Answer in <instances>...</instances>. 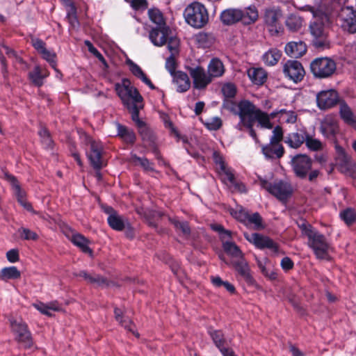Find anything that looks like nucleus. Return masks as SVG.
Returning a JSON list of instances; mask_svg holds the SVG:
<instances>
[{
  "label": "nucleus",
  "instance_id": "obj_1",
  "mask_svg": "<svg viewBox=\"0 0 356 356\" xmlns=\"http://www.w3.org/2000/svg\"><path fill=\"white\" fill-rule=\"evenodd\" d=\"M151 42L157 47H162L166 43L170 52L178 53L179 40L174 36L169 26L153 28L149 34Z\"/></svg>",
  "mask_w": 356,
  "mask_h": 356
},
{
  "label": "nucleus",
  "instance_id": "obj_2",
  "mask_svg": "<svg viewBox=\"0 0 356 356\" xmlns=\"http://www.w3.org/2000/svg\"><path fill=\"white\" fill-rule=\"evenodd\" d=\"M186 22L196 29L204 26L209 21V15L205 6L199 2H193L184 10Z\"/></svg>",
  "mask_w": 356,
  "mask_h": 356
},
{
  "label": "nucleus",
  "instance_id": "obj_3",
  "mask_svg": "<svg viewBox=\"0 0 356 356\" xmlns=\"http://www.w3.org/2000/svg\"><path fill=\"white\" fill-rule=\"evenodd\" d=\"M8 320L15 339L26 349L32 348L33 341L27 324L21 318L10 316Z\"/></svg>",
  "mask_w": 356,
  "mask_h": 356
},
{
  "label": "nucleus",
  "instance_id": "obj_4",
  "mask_svg": "<svg viewBox=\"0 0 356 356\" xmlns=\"http://www.w3.org/2000/svg\"><path fill=\"white\" fill-rule=\"evenodd\" d=\"M327 16L323 15L319 18H315L309 26L310 33L312 36V44L317 49H324L329 46L327 32L323 21L327 20Z\"/></svg>",
  "mask_w": 356,
  "mask_h": 356
},
{
  "label": "nucleus",
  "instance_id": "obj_5",
  "mask_svg": "<svg viewBox=\"0 0 356 356\" xmlns=\"http://www.w3.org/2000/svg\"><path fill=\"white\" fill-rule=\"evenodd\" d=\"M307 234L308 246L313 250L316 257L320 259H327L330 245L325 236L317 230H309Z\"/></svg>",
  "mask_w": 356,
  "mask_h": 356
},
{
  "label": "nucleus",
  "instance_id": "obj_6",
  "mask_svg": "<svg viewBox=\"0 0 356 356\" xmlns=\"http://www.w3.org/2000/svg\"><path fill=\"white\" fill-rule=\"evenodd\" d=\"M115 89L123 104L127 107H129L133 104L138 105V103H141L143 101V97L138 90L131 86L128 79L123 80L122 86L117 84Z\"/></svg>",
  "mask_w": 356,
  "mask_h": 356
},
{
  "label": "nucleus",
  "instance_id": "obj_7",
  "mask_svg": "<svg viewBox=\"0 0 356 356\" xmlns=\"http://www.w3.org/2000/svg\"><path fill=\"white\" fill-rule=\"evenodd\" d=\"M310 69L314 76L327 78L336 71V63L327 57L318 58L311 63Z\"/></svg>",
  "mask_w": 356,
  "mask_h": 356
},
{
  "label": "nucleus",
  "instance_id": "obj_8",
  "mask_svg": "<svg viewBox=\"0 0 356 356\" xmlns=\"http://www.w3.org/2000/svg\"><path fill=\"white\" fill-rule=\"evenodd\" d=\"M260 185L263 188L281 201L286 200L293 193L291 184L283 181H275L272 184L266 180L261 179Z\"/></svg>",
  "mask_w": 356,
  "mask_h": 356
},
{
  "label": "nucleus",
  "instance_id": "obj_9",
  "mask_svg": "<svg viewBox=\"0 0 356 356\" xmlns=\"http://www.w3.org/2000/svg\"><path fill=\"white\" fill-rule=\"evenodd\" d=\"M290 163L296 176L305 179L312 170L313 161L306 154H298L291 158Z\"/></svg>",
  "mask_w": 356,
  "mask_h": 356
},
{
  "label": "nucleus",
  "instance_id": "obj_10",
  "mask_svg": "<svg viewBox=\"0 0 356 356\" xmlns=\"http://www.w3.org/2000/svg\"><path fill=\"white\" fill-rule=\"evenodd\" d=\"M86 144L89 146L87 156L91 165L95 170H101L105 165L102 159V145L88 136L86 137Z\"/></svg>",
  "mask_w": 356,
  "mask_h": 356
},
{
  "label": "nucleus",
  "instance_id": "obj_11",
  "mask_svg": "<svg viewBox=\"0 0 356 356\" xmlns=\"http://www.w3.org/2000/svg\"><path fill=\"white\" fill-rule=\"evenodd\" d=\"M337 165L339 170L346 175L356 178V163L353 161L344 149L341 147L338 149Z\"/></svg>",
  "mask_w": 356,
  "mask_h": 356
},
{
  "label": "nucleus",
  "instance_id": "obj_12",
  "mask_svg": "<svg viewBox=\"0 0 356 356\" xmlns=\"http://www.w3.org/2000/svg\"><path fill=\"white\" fill-rule=\"evenodd\" d=\"M339 102V95L334 90H322L316 95L317 106L321 110L330 108Z\"/></svg>",
  "mask_w": 356,
  "mask_h": 356
},
{
  "label": "nucleus",
  "instance_id": "obj_13",
  "mask_svg": "<svg viewBox=\"0 0 356 356\" xmlns=\"http://www.w3.org/2000/svg\"><path fill=\"white\" fill-rule=\"evenodd\" d=\"M244 237L259 249L268 248L273 252H277L278 250L277 245L268 236L257 233L248 234L245 232Z\"/></svg>",
  "mask_w": 356,
  "mask_h": 356
},
{
  "label": "nucleus",
  "instance_id": "obj_14",
  "mask_svg": "<svg viewBox=\"0 0 356 356\" xmlns=\"http://www.w3.org/2000/svg\"><path fill=\"white\" fill-rule=\"evenodd\" d=\"M282 13L277 9H267L264 15V21L272 35H277L282 31L280 19Z\"/></svg>",
  "mask_w": 356,
  "mask_h": 356
},
{
  "label": "nucleus",
  "instance_id": "obj_15",
  "mask_svg": "<svg viewBox=\"0 0 356 356\" xmlns=\"http://www.w3.org/2000/svg\"><path fill=\"white\" fill-rule=\"evenodd\" d=\"M320 131L326 138H334L339 131L337 118L331 115H326L321 122Z\"/></svg>",
  "mask_w": 356,
  "mask_h": 356
},
{
  "label": "nucleus",
  "instance_id": "obj_16",
  "mask_svg": "<svg viewBox=\"0 0 356 356\" xmlns=\"http://www.w3.org/2000/svg\"><path fill=\"white\" fill-rule=\"evenodd\" d=\"M189 73L193 78L194 87L197 89H204L212 81L209 74L206 73L202 67H190Z\"/></svg>",
  "mask_w": 356,
  "mask_h": 356
},
{
  "label": "nucleus",
  "instance_id": "obj_17",
  "mask_svg": "<svg viewBox=\"0 0 356 356\" xmlns=\"http://www.w3.org/2000/svg\"><path fill=\"white\" fill-rule=\"evenodd\" d=\"M283 71L286 76L296 83L300 81L305 76L303 67L297 60H288L284 65Z\"/></svg>",
  "mask_w": 356,
  "mask_h": 356
},
{
  "label": "nucleus",
  "instance_id": "obj_18",
  "mask_svg": "<svg viewBox=\"0 0 356 356\" xmlns=\"http://www.w3.org/2000/svg\"><path fill=\"white\" fill-rule=\"evenodd\" d=\"M342 28L350 33H356V10L353 7L344 8L341 13Z\"/></svg>",
  "mask_w": 356,
  "mask_h": 356
},
{
  "label": "nucleus",
  "instance_id": "obj_19",
  "mask_svg": "<svg viewBox=\"0 0 356 356\" xmlns=\"http://www.w3.org/2000/svg\"><path fill=\"white\" fill-rule=\"evenodd\" d=\"M238 110L237 115L239 116L241 124H245L248 120L253 119L257 108L250 101L243 100L238 104Z\"/></svg>",
  "mask_w": 356,
  "mask_h": 356
},
{
  "label": "nucleus",
  "instance_id": "obj_20",
  "mask_svg": "<svg viewBox=\"0 0 356 356\" xmlns=\"http://www.w3.org/2000/svg\"><path fill=\"white\" fill-rule=\"evenodd\" d=\"M307 132L305 130H299L296 132L288 134L284 141L291 148L298 149L305 143Z\"/></svg>",
  "mask_w": 356,
  "mask_h": 356
},
{
  "label": "nucleus",
  "instance_id": "obj_21",
  "mask_svg": "<svg viewBox=\"0 0 356 356\" xmlns=\"http://www.w3.org/2000/svg\"><path fill=\"white\" fill-rule=\"evenodd\" d=\"M262 152L268 159H280L284 154V148L279 143L270 142L262 147Z\"/></svg>",
  "mask_w": 356,
  "mask_h": 356
},
{
  "label": "nucleus",
  "instance_id": "obj_22",
  "mask_svg": "<svg viewBox=\"0 0 356 356\" xmlns=\"http://www.w3.org/2000/svg\"><path fill=\"white\" fill-rule=\"evenodd\" d=\"M307 51V46L302 41H292L286 44L285 47L286 54L292 58H300Z\"/></svg>",
  "mask_w": 356,
  "mask_h": 356
},
{
  "label": "nucleus",
  "instance_id": "obj_23",
  "mask_svg": "<svg viewBox=\"0 0 356 356\" xmlns=\"http://www.w3.org/2000/svg\"><path fill=\"white\" fill-rule=\"evenodd\" d=\"M339 114L346 124L356 129V117L351 108L344 102H339Z\"/></svg>",
  "mask_w": 356,
  "mask_h": 356
},
{
  "label": "nucleus",
  "instance_id": "obj_24",
  "mask_svg": "<svg viewBox=\"0 0 356 356\" xmlns=\"http://www.w3.org/2000/svg\"><path fill=\"white\" fill-rule=\"evenodd\" d=\"M172 76H173V82L177 85V92H184L190 88L191 81L187 74L178 71Z\"/></svg>",
  "mask_w": 356,
  "mask_h": 356
},
{
  "label": "nucleus",
  "instance_id": "obj_25",
  "mask_svg": "<svg viewBox=\"0 0 356 356\" xmlns=\"http://www.w3.org/2000/svg\"><path fill=\"white\" fill-rule=\"evenodd\" d=\"M222 22L225 24H232L243 18L242 10L237 9H227L224 10L220 15Z\"/></svg>",
  "mask_w": 356,
  "mask_h": 356
},
{
  "label": "nucleus",
  "instance_id": "obj_26",
  "mask_svg": "<svg viewBox=\"0 0 356 356\" xmlns=\"http://www.w3.org/2000/svg\"><path fill=\"white\" fill-rule=\"evenodd\" d=\"M224 72L225 68L222 61L217 58H212L208 65V73L211 79L220 77Z\"/></svg>",
  "mask_w": 356,
  "mask_h": 356
},
{
  "label": "nucleus",
  "instance_id": "obj_27",
  "mask_svg": "<svg viewBox=\"0 0 356 356\" xmlns=\"http://www.w3.org/2000/svg\"><path fill=\"white\" fill-rule=\"evenodd\" d=\"M48 75L49 73L38 65L35 66L33 70L29 74V79L32 83L38 87L43 84V79L48 76Z\"/></svg>",
  "mask_w": 356,
  "mask_h": 356
},
{
  "label": "nucleus",
  "instance_id": "obj_28",
  "mask_svg": "<svg viewBox=\"0 0 356 356\" xmlns=\"http://www.w3.org/2000/svg\"><path fill=\"white\" fill-rule=\"evenodd\" d=\"M114 314L115 320L118 321L122 326H123L128 331L131 332L137 337H139V334L136 332L134 329V325L132 321L128 317H124L123 316V312L121 311V309L115 308Z\"/></svg>",
  "mask_w": 356,
  "mask_h": 356
},
{
  "label": "nucleus",
  "instance_id": "obj_29",
  "mask_svg": "<svg viewBox=\"0 0 356 356\" xmlns=\"http://www.w3.org/2000/svg\"><path fill=\"white\" fill-rule=\"evenodd\" d=\"M128 64L130 67V70L132 74L140 79L143 83L147 85L151 89L154 90L156 87L152 83V81L147 77L146 74L143 72L142 69L135 63L131 60L128 61Z\"/></svg>",
  "mask_w": 356,
  "mask_h": 356
},
{
  "label": "nucleus",
  "instance_id": "obj_30",
  "mask_svg": "<svg viewBox=\"0 0 356 356\" xmlns=\"http://www.w3.org/2000/svg\"><path fill=\"white\" fill-rule=\"evenodd\" d=\"M3 177L11 184L13 188L15 190V194L17 197L18 202L21 200H24L26 198V193L24 191L21 189L19 182L17 180L16 177H15L12 175H10L7 172H4Z\"/></svg>",
  "mask_w": 356,
  "mask_h": 356
},
{
  "label": "nucleus",
  "instance_id": "obj_31",
  "mask_svg": "<svg viewBox=\"0 0 356 356\" xmlns=\"http://www.w3.org/2000/svg\"><path fill=\"white\" fill-rule=\"evenodd\" d=\"M236 270L242 276L245 280L250 281L252 277L250 275V269L247 261L243 257L238 259L237 261L232 262Z\"/></svg>",
  "mask_w": 356,
  "mask_h": 356
},
{
  "label": "nucleus",
  "instance_id": "obj_32",
  "mask_svg": "<svg viewBox=\"0 0 356 356\" xmlns=\"http://www.w3.org/2000/svg\"><path fill=\"white\" fill-rule=\"evenodd\" d=\"M71 241L84 253H88L90 255L92 254V250L88 247L89 241L80 234H73L71 238Z\"/></svg>",
  "mask_w": 356,
  "mask_h": 356
},
{
  "label": "nucleus",
  "instance_id": "obj_33",
  "mask_svg": "<svg viewBox=\"0 0 356 356\" xmlns=\"http://www.w3.org/2000/svg\"><path fill=\"white\" fill-rule=\"evenodd\" d=\"M248 74L252 81L257 85L263 84L267 78V74L262 68L250 69Z\"/></svg>",
  "mask_w": 356,
  "mask_h": 356
},
{
  "label": "nucleus",
  "instance_id": "obj_34",
  "mask_svg": "<svg viewBox=\"0 0 356 356\" xmlns=\"http://www.w3.org/2000/svg\"><path fill=\"white\" fill-rule=\"evenodd\" d=\"M282 56V52L276 49L272 48L263 55V60L266 65L273 66L277 63Z\"/></svg>",
  "mask_w": 356,
  "mask_h": 356
},
{
  "label": "nucleus",
  "instance_id": "obj_35",
  "mask_svg": "<svg viewBox=\"0 0 356 356\" xmlns=\"http://www.w3.org/2000/svg\"><path fill=\"white\" fill-rule=\"evenodd\" d=\"M20 277L21 273L15 266L3 268L0 272V280L4 282L8 280H17Z\"/></svg>",
  "mask_w": 356,
  "mask_h": 356
},
{
  "label": "nucleus",
  "instance_id": "obj_36",
  "mask_svg": "<svg viewBox=\"0 0 356 356\" xmlns=\"http://www.w3.org/2000/svg\"><path fill=\"white\" fill-rule=\"evenodd\" d=\"M109 226L117 231H122L129 224L117 212L113 216H108L107 219Z\"/></svg>",
  "mask_w": 356,
  "mask_h": 356
},
{
  "label": "nucleus",
  "instance_id": "obj_37",
  "mask_svg": "<svg viewBox=\"0 0 356 356\" xmlns=\"http://www.w3.org/2000/svg\"><path fill=\"white\" fill-rule=\"evenodd\" d=\"M118 136H119L125 143L133 144L136 140V135L133 131L127 129L126 127L117 124Z\"/></svg>",
  "mask_w": 356,
  "mask_h": 356
},
{
  "label": "nucleus",
  "instance_id": "obj_38",
  "mask_svg": "<svg viewBox=\"0 0 356 356\" xmlns=\"http://www.w3.org/2000/svg\"><path fill=\"white\" fill-rule=\"evenodd\" d=\"M220 171L224 173V175L226 176V178L231 184L232 186L234 188L235 190H237L239 192H245V187L243 184L237 183L235 180L234 175L232 173V171L230 168H227L226 165H224V168H220Z\"/></svg>",
  "mask_w": 356,
  "mask_h": 356
},
{
  "label": "nucleus",
  "instance_id": "obj_39",
  "mask_svg": "<svg viewBox=\"0 0 356 356\" xmlns=\"http://www.w3.org/2000/svg\"><path fill=\"white\" fill-rule=\"evenodd\" d=\"M220 171L224 173V175L226 176V178L231 184L232 186L234 188L235 190H237L239 192H245V187L243 184L237 183L235 180L234 175L232 173V171L230 168H227L226 165H224V168H220Z\"/></svg>",
  "mask_w": 356,
  "mask_h": 356
},
{
  "label": "nucleus",
  "instance_id": "obj_40",
  "mask_svg": "<svg viewBox=\"0 0 356 356\" xmlns=\"http://www.w3.org/2000/svg\"><path fill=\"white\" fill-rule=\"evenodd\" d=\"M254 122L257 120L259 125L266 129H272L273 124L270 121V115L268 113L258 109L254 118Z\"/></svg>",
  "mask_w": 356,
  "mask_h": 356
},
{
  "label": "nucleus",
  "instance_id": "obj_41",
  "mask_svg": "<svg viewBox=\"0 0 356 356\" xmlns=\"http://www.w3.org/2000/svg\"><path fill=\"white\" fill-rule=\"evenodd\" d=\"M150 20L156 24V27L168 26L163 19L162 13L157 8H151L148 10Z\"/></svg>",
  "mask_w": 356,
  "mask_h": 356
},
{
  "label": "nucleus",
  "instance_id": "obj_42",
  "mask_svg": "<svg viewBox=\"0 0 356 356\" xmlns=\"http://www.w3.org/2000/svg\"><path fill=\"white\" fill-rule=\"evenodd\" d=\"M305 143L306 147L311 151H321L324 148V144L320 140L314 138L308 133L307 134Z\"/></svg>",
  "mask_w": 356,
  "mask_h": 356
},
{
  "label": "nucleus",
  "instance_id": "obj_43",
  "mask_svg": "<svg viewBox=\"0 0 356 356\" xmlns=\"http://www.w3.org/2000/svg\"><path fill=\"white\" fill-rule=\"evenodd\" d=\"M223 249L229 255L232 256V257L238 259L243 257V254L240 250L239 247L233 242H224Z\"/></svg>",
  "mask_w": 356,
  "mask_h": 356
},
{
  "label": "nucleus",
  "instance_id": "obj_44",
  "mask_svg": "<svg viewBox=\"0 0 356 356\" xmlns=\"http://www.w3.org/2000/svg\"><path fill=\"white\" fill-rule=\"evenodd\" d=\"M286 25L292 31H298L302 25V19L296 15H291L286 21Z\"/></svg>",
  "mask_w": 356,
  "mask_h": 356
},
{
  "label": "nucleus",
  "instance_id": "obj_45",
  "mask_svg": "<svg viewBox=\"0 0 356 356\" xmlns=\"http://www.w3.org/2000/svg\"><path fill=\"white\" fill-rule=\"evenodd\" d=\"M244 220H247L248 224L254 225V229H261L264 228L262 225V218L258 213H254L252 215L244 213Z\"/></svg>",
  "mask_w": 356,
  "mask_h": 356
},
{
  "label": "nucleus",
  "instance_id": "obj_46",
  "mask_svg": "<svg viewBox=\"0 0 356 356\" xmlns=\"http://www.w3.org/2000/svg\"><path fill=\"white\" fill-rule=\"evenodd\" d=\"M139 133L143 140L149 145H153L155 141V136L153 132L145 124L139 127Z\"/></svg>",
  "mask_w": 356,
  "mask_h": 356
},
{
  "label": "nucleus",
  "instance_id": "obj_47",
  "mask_svg": "<svg viewBox=\"0 0 356 356\" xmlns=\"http://www.w3.org/2000/svg\"><path fill=\"white\" fill-rule=\"evenodd\" d=\"M243 20L245 23L250 24L254 22L258 18V13L254 7H249L245 10H242Z\"/></svg>",
  "mask_w": 356,
  "mask_h": 356
},
{
  "label": "nucleus",
  "instance_id": "obj_48",
  "mask_svg": "<svg viewBox=\"0 0 356 356\" xmlns=\"http://www.w3.org/2000/svg\"><path fill=\"white\" fill-rule=\"evenodd\" d=\"M88 283L100 287H107L111 284V282L106 278L95 273H91Z\"/></svg>",
  "mask_w": 356,
  "mask_h": 356
},
{
  "label": "nucleus",
  "instance_id": "obj_49",
  "mask_svg": "<svg viewBox=\"0 0 356 356\" xmlns=\"http://www.w3.org/2000/svg\"><path fill=\"white\" fill-rule=\"evenodd\" d=\"M177 230L180 231L184 236L188 237L191 235V228L186 221H179L177 219H170Z\"/></svg>",
  "mask_w": 356,
  "mask_h": 356
},
{
  "label": "nucleus",
  "instance_id": "obj_50",
  "mask_svg": "<svg viewBox=\"0 0 356 356\" xmlns=\"http://www.w3.org/2000/svg\"><path fill=\"white\" fill-rule=\"evenodd\" d=\"M340 216L348 225H352L356 221V211L351 208L341 212Z\"/></svg>",
  "mask_w": 356,
  "mask_h": 356
},
{
  "label": "nucleus",
  "instance_id": "obj_51",
  "mask_svg": "<svg viewBox=\"0 0 356 356\" xmlns=\"http://www.w3.org/2000/svg\"><path fill=\"white\" fill-rule=\"evenodd\" d=\"M210 336L215 345L220 350L224 348L225 339L222 332L220 330H213L209 332Z\"/></svg>",
  "mask_w": 356,
  "mask_h": 356
},
{
  "label": "nucleus",
  "instance_id": "obj_52",
  "mask_svg": "<svg viewBox=\"0 0 356 356\" xmlns=\"http://www.w3.org/2000/svg\"><path fill=\"white\" fill-rule=\"evenodd\" d=\"M131 160L135 164L140 165L145 170L152 171L154 170L152 163L145 158H140L134 154L131 156Z\"/></svg>",
  "mask_w": 356,
  "mask_h": 356
},
{
  "label": "nucleus",
  "instance_id": "obj_53",
  "mask_svg": "<svg viewBox=\"0 0 356 356\" xmlns=\"http://www.w3.org/2000/svg\"><path fill=\"white\" fill-rule=\"evenodd\" d=\"M20 237L24 240H37L38 234L29 229L21 227L18 229Z\"/></svg>",
  "mask_w": 356,
  "mask_h": 356
},
{
  "label": "nucleus",
  "instance_id": "obj_54",
  "mask_svg": "<svg viewBox=\"0 0 356 356\" xmlns=\"http://www.w3.org/2000/svg\"><path fill=\"white\" fill-rule=\"evenodd\" d=\"M211 228L218 232L220 234V236L222 240H224L225 238H231L232 232L229 230L225 229L220 224H211Z\"/></svg>",
  "mask_w": 356,
  "mask_h": 356
},
{
  "label": "nucleus",
  "instance_id": "obj_55",
  "mask_svg": "<svg viewBox=\"0 0 356 356\" xmlns=\"http://www.w3.org/2000/svg\"><path fill=\"white\" fill-rule=\"evenodd\" d=\"M139 106L137 104H133L129 107H127V108L131 111V118L132 120L136 122L138 127L143 126L145 124L143 122H142L139 119Z\"/></svg>",
  "mask_w": 356,
  "mask_h": 356
},
{
  "label": "nucleus",
  "instance_id": "obj_56",
  "mask_svg": "<svg viewBox=\"0 0 356 356\" xmlns=\"http://www.w3.org/2000/svg\"><path fill=\"white\" fill-rule=\"evenodd\" d=\"M284 139V132L280 126H276L273 130V135L270 137V142L279 143Z\"/></svg>",
  "mask_w": 356,
  "mask_h": 356
},
{
  "label": "nucleus",
  "instance_id": "obj_57",
  "mask_svg": "<svg viewBox=\"0 0 356 356\" xmlns=\"http://www.w3.org/2000/svg\"><path fill=\"white\" fill-rule=\"evenodd\" d=\"M222 92L226 98H232L236 95V89L234 84L227 83L222 86Z\"/></svg>",
  "mask_w": 356,
  "mask_h": 356
},
{
  "label": "nucleus",
  "instance_id": "obj_58",
  "mask_svg": "<svg viewBox=\"0 0 356 356\" xmlns=\"http://www.w3.org/2000/svg\"><path fill=\"white\" fill-rule=\"evenodd\" d=\"M171 55L166 59L165 68L169 71L171 75H173L176 72V63L175 60V55L177 53L170 52Z\"/></svg>",
  "mask_w": 356,
  "mask_h": 356
},
{
  "label": "nucleus",
  "instance_id": "obj_59",
  "mask_svg": "<svg viewBox=\"0 0 356 356\" xmlns=\"http://www.w3.org/2000/svg\"><path fill=\"white\" fill-rule=\"evenodd\" d=\"M40 54H42L44 59H45L47 62H49L50 63V65H51V67L53 68L56 70V61H55V58H56V56L55 53L51 52V51L47 50V49H43V51H42V53Z\"/></svg>",
  "mask_w": 356,
  "mask_h": 356
},
{
  "label": "nucleus",
  "instance_id": "obj_60",
  "mask_svg": "<svg viewBox=\"0 0 356 356\" xmlns=\"http://www.w3.org/2000/svg\"><path fill=\"white\" fill-rule=\"evenodd\" d=\"M222 107L228 110L234 114L237 115L238 107V104H236L235 102H234L232 99H226L224 100L222 104Z\"/></svg>",
  "mask_w": 356,
  "mask_h": 356
},
{
  "label": "nucleus",
  "instance_id": "obj_61",
  "mask_svg": "<svg viewBox=\"0 0 356 356\" xmlns=\"http://www.w3.org/2000/svg\"><path fill=\"white\" fill-rule=\"evenodd\" d=\"M39 134L42 138V141L44 143V145L47 147H51L52 144V140L49 136V133L47 131V129L45 128L41 129L39 131Z\"/></svg>",
  "mask_w": 356,
  "mask_h": 356
},
{
  "label": "nucleus",
  "instance_id": "obj_62",
  "mask_svg": "<svg viewBox=\"0 0 356 356\" xmlns=\"http://www.w3.org/2000/svg\"><path fill=\"white\" fill-rule=\"evenodd\" d=\"M33 306L35 309H37L38 311H40L43 314H45L49 316H51L52 315L47 305H45L42 302H39V303L34 304Z\"/></svg>",
  "mask_w": 356,
  "mask_h": 356
},
{
  "label": "nucleus",
  "instance_id": "obj_63",
  "mask_svg": "<svg viewBox=\"0 0 356 356\" xmlns=\"http://www.w3.org/2000/svg\"><path fill=\"white\" fill-rule=\"evenodd\" d=\"M31 43L34 48L41 54L43 49H45V43L40 39L38 38H33L31 40Z\"/></svg>",
  "mask_w": 356,
  "mask_h": 356
},
{
  "label": "nucleus",
  "instance_id": "obj_64",
  "mask_svg": "<svg viewBox=\"0 0 356 356\" xmlns=\"http://www.w3.org/2000/svg\"><path fill=\"white\" fill-rule=\"evenodd\" d=\"M7 259L11 262L15 263L19 261V252L16 249H12L6 253Z\"/></svg>",
  "mask_w": 356,
  "mask_h": 356
}]
</instances>
